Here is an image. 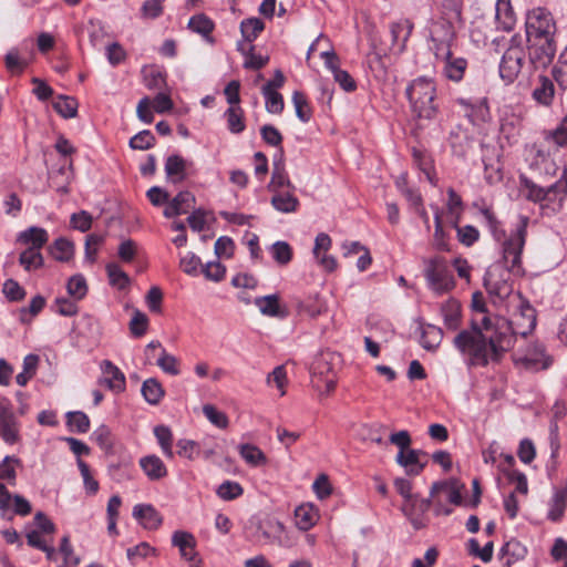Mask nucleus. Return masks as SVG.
<instances>
[{"label": "nucleus", "instance_id": "nucleus-1", "mask_svg": "<svg viewBox=\"0 0 567 567\" xmlns=\"http://www.w3.org/2000/svg\"><path fill=\"white\" fill-rule=\"evenodd\" d=\"M526 217L520 219L516 230L503 243L504 265L491 266L484 276V287L489 296L504 300L512 295L513 288L508 281L509 272H522V251L527 233Z\"/></svg>", "mask_w": 567, "mask_h": 567}, {"label": "nucleus", "instance_id": "nucleus-2", "mask_svg": "<svg viewBox=\"0 0 567 567\" xmlns=\"http://www.w3.org/2000/svg\"><path fill=\"white\" fill-rule=\"evenodd\" d=\"M520 317L525 323L505 318H492V329L488 332L492 361H499L503 354L514 347L515 338H526L536 327L535 309L526 301L520 300Z\"/></svg>", "mask_w": 567, "mask_h": 567}, {"label": "nucleus", "instance_id": "nucleus-3", "mask_svg": "<svg viewBox=\"0 0 567 567\" xmlns=\"http://www.w3.org/2000/svg\"><path fill=\"white\" fill-rule=\"evenodd\" d=\"M481 319H472V329L463 330L454 338V346L467 357L470 367H486L492 361L488 332L492 329V317L485 316L483 308Z\"/></svg>", "mask_w": 567, "mask_h": 567}, {"label": "nucleus", "instance_id": "nucleus-4", "mask_svg": "<svg viewBox=\"0 0 567 567\" xmlns=\"http://www.w3.org/2000/svg\"><path fill=\"white\" fill-rule=\"evenodd\" d=\"M247 533L252 543L261 546L277 545L290 548L296 544L284 523L270 515L252 517L248 523Z\"/></svg>", "mask_w": 567, "mask_h": 567}, {"label": "nucleus", "instance_id": "nucleus-5", "mask_svg": "<svg viewBox=\"0 0 567 567\" xmlns=\"http://www.w3.org/2000/svg\"><path fill=\"white\" fill-rule=\"evenodd\" d=\"M436 85L430 78L420 76L406 87V96L415 116L433 120L439 112Z\"/></svg>", "mask_w": 567, "mask_h": 567}, {"label": "nucleus", "instance_id": "nucleus-6", "mask_svg": "<svg viewBox=\"0 0 567 567\" xmlns=\"http://www.w3.org/2000/svg\"><path fill=\"white\" fill-rule=\"evenodd\" d=\"M445 7L450 8L447 18H441L431 27L432 50L436 58H447L450 55L451 44L455 37L453 21L461 17V6L458 0H446Z\"/></svg>", "mask_w": 567, "mask_h": 567}, {"label": "nucleus", "instance_id": "nucleus-7", "mask_svg": "<svg viewBox=\"0 0 567 567\" xmlns=\"http://www.w3.org/2000/svg\"><path fill=\"white\" fill-rule=\"evenodd\" d=\"M527 198L540 204L545 215L558 213L567 194V178L561 177L549 187H540L534 183H527Z\"/></svg>", "mask_w": 567, "mask_h": 567}, {"label": "nucleus", "instance_id": "nucleus-8", "mask_svg": "<svg viewBox=\"0 0 567 567\" xmlns=\"http://www.w3.org/2000/svg\"><path fill=\"white\" fill-rule=\"evenodd\" d=\"M424 277L430 290L443 295L455 287V279L444 257L434 256L423 260Z\"/></svg>", "mask_w": 567, "mask_h": 567}, {"label": "nucleus", "instance_id": "nucleus-9", "mask_svg": "<svg viewBox=\"0 0 567 567\" xmlns=\"http://www.w3.org/2000/svg\"><path fill=\"white\" fill-rule=\"evenodd\" d=\"M526 39H555L556 22L550 11L537 7L526 14Z\"/></svg>", "mask_w": 567, "mask_h": 567}, {"label": "nucleus", "instance_id": "nucleus-10", "mask_svg": "<svg viewBox=\"0 0 567 567\" xmlns=\"http://www.w3.org/2000/svg\"><path fill=\"white\" fill-rule=\"evenodd\" d=\"M525 59L523 38L515 34L499 63V75L506 83H512L520 73Z\"/></svg>", "mask_w": 567, "mask_h": 567}, {"label": "nucleus", "instance_id": "nucleus-11", "mask_svg": "<svg viewBox=\"0 0 567 567\" xmlns=\"http://www.w3.org/2000/svg\"><path fill=\"white\" fill-rule=\"evenodd\" d=\"M431 499L433 501L434 512L436 515H450L452 508L445 506V503L460 505L462 503V495L460 489L447 482H436L432 485L430 492Z\"/></svg>", "mask_w": 567, "mask_h": 567}, {"label": "nucleus", "instance_id": "nucleus-12", "mask_svg": "<svg viewBox=\"0 0 567 567\" xmlns=\"http://www.w3.org/2000/svg\"><path fill=\"white\" fill-rule=\"evenodd\" d=\"M522 126V110L513 106L503 107L499 118L501 138L506 140L508 145L516 144L520 136Z\"/></svg>", "mask_w": 567, "mask_h": 567}, {"label": "nucleus", "instance_id": "nucleus-13", "mask_svg": "<svg viewBox=\"0 0 567 567\" xmlns=\"http://www.w3.org/2000/svg\"><path fill=\"white\" fill-rule=\"evenodd\" d=\"M529 62L535 69L549 65L556 53L555 39H526Z\"/></svg>", "mask_w": 567, "mask_h": 567}, {"label": "nucleus", "instance_id": "nucleus-14", "mask_svg": "<svg viewBox=\"0 0 567 567\" xmlns=\"http://www.w3.org/2000/svg\"><path fill=\"white\" fill-rule=\"evenodd\" d=\"M514 361L516 364L523 365L529 370L547 369L550 365V358L546 354L543 344L535 342L526 348L522 352L514 354Z\"/></svg>", "mask_w": 567, "mask_h": 567}, {"label": "nucleus", "instance_id": "nucleus-15", "mask_svg": "<svg viewBox=\"0 0 567 567\" xmlns=\"http://www.w3.org/2000/svg\"><path fill=\"white\" fill-rule=\"evenodd\" d=\"M172 544L178 548L182 558L189 563V567H202V559L196 551V539L193 534L176 530L172 535Z\"/></svg>", "mask_w": 567, "mask_h": 567}, {"label": "nucleus", "instance_id": "nucleus-16", "mask_svg": "<svg viewBox=\"0 0 567 567\" xmlns=\"http://www.w3.org/2000/svg\"><path fill=\"white\" fill-rule=\"evenodd\" d=\"M432 503L431 497L421 498L415 494L408 501H403L401 509L413 527L420 529L425 526L424 514L429 511Z\"/></svg>", "mask_w": 567, "mask_h": 567}, {"label": "nucleus", "instance_id": "nucleus-17", "mask_svg": "<svg viewBox=\"0 0 567 567\" xmlns=\"http://www.w3.org/2000/svg\"><path fill=\"white\" fill-rule=\"evenodd\" d=\"M340 357L333 352H322L313 361L312 375L316 379L337 375Z\"/></svg>", "mask_w": 567, "mask_h": 567}, {"label": "nucleus", "instance_id": "nucleus-18", "mask_svg": "<svg viewBox=\"0 0 567 567\" xmlns=\"http://www.w3.org/2000/svg\"><path fill=\"white\" fill-rule=\"evenodd\" d=\"M413 30L411 20L402 18L390 24V33L392 38V49L401 53L405 49L406 41L409 40Z\"/></svg>", "mask_w": 567, "mask_h": 567}, {"label": "nucleus", "instance_id": "nucleus-19", "mask_svg": "<svg viewBox=\"0 0 567 567\" xmlns=\"http://www.w3.org/2000/svg\"><path fill=\"white\" fill-rule=\"evenodd\" d=\"M101 370L103 373V378L101 379L102 384H105L114 392H122L125 390V375L116 365L109 360H104L101 363Z\"/></svg>", "mask_w": 567, "mask_h": 567}, {"label": "nucleus", "instance_id": "nucleus-20", "mask_svg": "<svg viewBox=\"0 0 567 567\" xmlns=\"http://www.w3.org/2000/svg\"><path fill=\"white\" fill-rule=\"evenodd\" d=\"M421 456H425L422 451L408 449L405 451H400L395 461L405 468L406 474L417 475L423 471L425 465V463L421 461Z\"/></svg>", "mask_w": 567, "mask_h": 567}, {"label": "nucleus", "instance_id": "nucleus-21", "mask_svg": "<svg viewBox=\"0 0 567 567\" xmlns=\"http://www.w3.org/2000/svg\"><path fill=\"white\" fill-rule=\"evenodd\" d=\"M133 517L146 529H157L163 522L161 514L148 504H137L133 508Z\"/></svg>", "mask_w": 567, "mask_h": 567}, {"label": "nucleus", "instance_id": "nucleus-22", "mask_svg": "<svg viewBox=\"0 0 567 567\" xmlns=\"http://www.w3.org/2000/svg\"><path fill=\"white\" fill-rule=\"evenodd\" d=\"M319 519L317 508L312 504H302L295 509V523L298 529L309 530Z\"/></svg>", "mask_w": 567, "mask_h": 567}, {"label": "nucleus", "instance_id": "nucleus-23", "mask_svg": "<svg viewBox=\"0 0 567 567\" xmlns=\"http://www.w3.org/2000/svg\"><path fill=\"white\" fill-rule=\"evenodd\" d=\"M140 466L151 481H159L167 476V467L156 455H147L140 460Z\"/></svg>", "mask_w": 567, "mask_h": 567}, {"label": "nucleus", "instance_id": "nucleus-24", "mask_svg": "<svg viewBox=\"0 0 567 567\" xmlns=\"http://www.w3.org/2000/svg\"><path fill=\"white\" fill-rule=\"evenodd\" d=\"M437 60H442L444 63L443 73L445 76L452 81L458 82L463 79L467 62L463 58H454L452 55V51L450 50V55L447 58H436Z\"/></svg>", "mask_w": 567, "mask_h": 567}, {"label": "nucleus", "instance_id": "nucleus-25", "mask_svg": "<svg viewBox=\"0 0 567 567\" xmlns=\"http://www.w3.org/2000/svg\"><path fill=\"white\" fill-rule=\"evenodd\" d=\"M271 197L272 207L284 214L296 213L300 206L299 199L291 192H274Z\"/></svg>", "mask_w": 567, "mask_h": 567}, {"label": "nucleus", "instance_id": "nucleus-26", "mask_svg": "<svg viewBox=\"0 0 567 567\" xmlns=\"http://www.w3.org/2000/svg\"><path fill=\"white\" fill-rule=\"evenodd\" d=\"M187 162L179 155H171L165 163V173L173 183L183 182L187 176Z\"/></svg>", "mask_w": 567, "mask_h": 567}, {"label": "nucleus", "instance_id": "nucleus-27", "mask_svg": "<svg viewBox=\"0 0 567 567\" xmlns=\"http://www.w3.org/2000/svg\"><path fill=\"white\" fill-rule=\"evenodd\" d=\"M555 95V85L551 79L545 75H540L537 80V84L533 90L534 100L545 106L551 104Z\"/></svg>", "mask_w": 567, "mask_h": 567}, {"label": "nucleus", "instance_id": "nucleus-28", "mask_svg": "<svg viewBox=\"0 0 567 567\" xmlns=\"http://www.w3.org/2000/svg\"><path fill=\"white\" fill-rule=\"evenodd\" d=\"M444 324L450 330H456L461 323V305L455 299H449L441 306Z\"/></svg>", "mask_w": 567, "mask_h": 567}, {"label": "nucleus", "instance_id": "nucleus-29", "mask_svg": "<svg viewBox=\"0 0 567 567\" xmlns=\"http://www.w3.org/2000/svg\"><path fill=\"white\" fill-rule=\"evenodd\" d=\"M214 28V22L204 13L195 14L188 21V29L200 34L210 44L214 43V38L210 35Z\"/></svg>", "mask_w": 567, "mask_h": 567}, {"label": "nucleus", "instance_id": "nucleus-30", "mask_svg": "<svg viewBox=\"0 0 567 567\" xmlns=\"http://www.w3.org/2000/svg\"><path fill=\"white\" fill-rule=\"evenodd\" d=\"M49 239V235L44 228L29 227L19 234L18 240L24 245H30V248L41 249Z\"/></svg>", "mask_w": 567, "mask_h": 567}, {"label": "nucleus", "instance_id": "nucleus-31", "mask_svg": "<svg viewBox=\"0 0 567 567\" xmlns=\"http://www.w3.org/2000/svg\"><path fill=\"white\" fill-rule=\"evenodd\" d=\"M495 18L499 27L508 31L515 24V13L511 0H496Z\"/></svg>", "mask_w": 567, "mask_h": 567}, {"label": "nucleus", "instance_id": "nucleus-32", "mask_svg": "<svg viewBox=\"0 0 567 567\" xmlns=\"http://www.w3.org/2000/svg\"><path fill=\"white\" fill-rule=\"evenodd\" d=\"M255 305L265 316L284 318L287 315L286 311L280 307L279 297L277 295L256 298Z\"/></svg>", "mask_w": 567, "mask_h": 567}, {"label": "nucleus", "instance_id": "nucleus-33", "mask_svg": "<svg viewBox=\"0 0 567 567\" xmlns=\"http://www.w3.org/2000/svg\"><path fill=\"white\" fill-rule=\"evenodd\" d=\"M224 116L227 121V128L233 134H240L245 131V115L240 105L229 106Z\"/></svg>", "mask_w": 567, "mask_h": 567}, {"label": "nucleus", "instance_id": "nucleus-34", "mask_svg": "<svg viewBox=\"0 0 567 567\" xmlns=\"http://www.w3.org/2000/svg\"><path fill=\"white\" fill-rule=\"evenodd\" d=\"M443 339V331L434 324L422 328L421 346L427 351H435Z\"/></svg>", "mask_w": 567, "mask_h": 567}, {"label": "nucleus", "instance_id": "nucleus-35", "mask_svg": "<svg viewBox=\"0 0 567 567\" xmlns=\"http://www.w3.org/2000/svg\"><path fill=\"white\" fill-rule=\"evenodd\" d=\"M141 391L145 401L152 405H157L165 394L162 384L154 378L145 380Z\"/></svg>", "mask_w": 567, "mask_h": 567}, {"label": "nucleus", "instance_id": "nucleus-36", "mask_svg": "<svg viewBox=\"0 0 567 567\" xmlns=\"http://www.w3.org/2000/svg\"><path fill=\"white\" fill-rule=\"evenodd\" d=\"M434 210L435 230L433 235V247L440 251H449L450 246L447 243L446 234L443 229L442 213L437 206L431 205Z\"/></svg>", "mask_w": 567, "mask_h": 567}, {"label": "nucleus", "instance_id": "nucleus-37", "mask_svg": "<svg viewBox=\"0 0 567 567\" xmlns=\"http://www.w3.org/2000/svg\"><path fill=\"white\" fill-rule=\"evenodd\" d=\"M284 186L290 187L292 189L295 188L291 185V182L285 172V165L282 162V153H281L279 159H275V162H274V169H272L271 181L269 184V189L272 192H276V190H278V188H281Z\"/></svg>", "mask_w": 567, "mask_h": 567}, {"label": "nucleus", "instance_id": "nucleus-38", "mask_svg": "<svg viewBox=\"0 0 567 567\" xmlns=\"http://www.w3.org/2000/svg\"><path fill=\"white\" fill-rule=\"evenodd\" d=\"M238 451L240 456L245 460L247 464L250 466H259L265 465L267 463V457L265 453L252 444H240L238 446Z\"/></svg>", "mask_w": 567, "mask_h": 567}, {"label": "nucleus", "instance_id": "nucleus-39", "mask_svg": "<svg viewBox=\"0 0 567 567\" xmlns=\"http://www.w3.org/2000/svg\"><path fill=\"white\" fill-rule=\"evenodd\" d=\"M106 274L110 285L120 290L127 288L131 284L128 275L115 262L106 265Z\"/></svg>", "mask_w": 567, "mask_h": 567}, {"label": "nucleus", "instance_id": "nucleus-40", "mask_svg": "<svg viewBox=\"0 0 567 567\" xmlns=\"http://www.w3.org/2000/svg\"><path fill=\"white\" fill-rule=\"evenodd\" d=\"M154 435L161 446L163 454L167 458H173L174 457V452L172 449L173 434H172L171 429L166 425H157L154 429Z\"/></svg>", "mask_w": 567, "mask_h": 567}, {"label": "nucleus", "instance_id": "nucleus-41", "mask_svg": "<svg viewBox=\"0 0 567 567\" xmlns=\"http://www.w3.org/2000/svg\"><path fill=\"white\" fill-rule=\"evenodd\" d=\"M53 109L64 118H73L78 114V102L74 97L60 95L53 102Z\"/></svg>", "mask_w": 567, "mask_h": 567}, {"label": "nucleus", "instance_id": "nucleus-42", "mask_svg": "<svg viewBox=\"0 0 567 567\" xmlns=\"http://www.w3.org/2000/svg\"><path fill=\"white\" fill-rule=\"evenodd\" d=\"M0 436L7 444H14L19 441V425L16 415L0 421Z\"/></svg>", "mask_w": 567, "mask_h": 567}, {"label": "nucleus", "instance_id": "nucleus-43", "mask_svg": "<svg viewBox=\"0 0 567 567\" xmlns=\"http://www.w3.org/2000/svg\"><path fill=\"white\" fill-rule=\"evenodd\" d=\"M261 92L266 100L265 106L267 112L272 114H280L285 106L282 95L276 90H271L269 86H262Z\"/></svg>", "mask_w": 567, "mask_h": 567}, {"label": "nucleus", "instance_id": "nucleus-44", "mask_svg": "<svg viewBox=\"0 0 567 567\" xmlns=\"http://www.w3.org/2000/svg\"><path fill=\"white\" fill-rule=\"evenodd\" d=\"M52 257L59 261H68L72 258L74 248L73 244L65 239H56L50 248Z\"/></svg>", "mask_w": 567, "mask_h": 567}, {"label": "nucleus", "instance_id": "nucleus-45", "mask_svg": "<svg viewBox=\"0 0 567 567\" xmlns=\"http://www.w3.org/2000/svg\"><path fill=\"white\" fill-rule=\"evenodd\" d=\"M458 221H460L458 217H455L453 220H451L453 227H455V229L457 231V238H458L460 243L470 247L475 241L478 240L480 233L474 226H471V225L460 227Z\"/></svg>", "mask_w": 567, "mask_h": 567}, {"label": "nucleus", "instance_id": "nucleus-46", "mask_svg": "<svg viewBox=\"0 0 567 567\" xmlns=\"http://www.w3.org/2000/svg\"><path fill=\"white\" fill-rule=\"evenodd\" d=\"M19 262L29 271L42 267L43 257L40 249L29 247L20 254Z\"/></svg>", "mask_w": 567, "mask_h": 567}, {"label": "nucleus", "instance_id": "nucleus-47", "mask_svg": "<svg viewBox=\"0 0 567 567\" xmlns=\"http://www.w3.org/2000/svg\"><path fill=\"white\" fill-rule=\"evenodd\" d=\"M66 424L72 432L85 433L90 429L89 416L81 411L68 412Z\"/></svg>", "mask_w": 567, "mask_h": 567}, {"label": "nucleus", "instance_id": "nucleus-48", "mask_svg": "<svg viewBox=\"0 0 567 567\" xmlns=\"http://www.w3.org/2000/svg\"><path fill=\"white\" fill-rule=\"evenodd\" d=\"M553 78L561 90L567 89V47L559 54L551 71Z\"/></svg>", "mask_w": 567, "mask_h": 567}, {"label": "nucleus", "instance_id": "nucleus-49", "mask_svg": "<svg viewBox=\"0 0 567 567\" xmlns=\"http://www.w3.org/2000/svg\"><path fill=\"white\" fill-rule=\"evenodd\" d=\"M292 103L297 117L303 123L309 122L312 113L306 95L302 92L295 91L292 94Z\"/></svg>", "mask_w": 567, "mask_h": 567}, {"label": "nucleus", "instance_id": "nucleus-50", "mask_svg": "<svg viewBox=\"0 0 567 567\" xmlns=\"http://www.w3.org/2000/svg\"><path fill=\"white\" fill-rule=\"evenodd\" d=\"M39 363V357L28 354L23 360V370L16 377V381L20 386H24L28 381L35 374Z\"/></svg>", "mask_w": 567, "mask_h": 567}, {"label": "nucleus", "instance_id": "nucleus-51", "mask_svg": "<svg viewBox=\"0 0 567 567\" xmlns=\"http://www.w3.org/2000/svg\"><path fill=\"white\" fill-rule=\"evenodd\" d=\"M264 28V22L258 18L246 19L240 23L241 34L249 42L254 41Z\"/></svg>", "mask_w": 567, "mask_h": 567}, {"label": "nucleus", "instance_id": "nucleus-52", "mask_svg": "<svg viewBox=\"0 0 567 567\" xmlns=\"http://www.w3.org/2000/svg\"><path fill=\"white\" fill-rule=\"evenodd\" d=\"M244 493V489L241 487V485L237 482H233V481H225L224 483H221L217 491H216V494L219 498H221L223 501H233V499H236L238 498L239 496H241Z\"/></svg>", "mask_w": 567, "mask_h": 567}, {"label": "nucleus", "instance_id": "nucleus-53", "mask_svg": "<svg viewBox=\"0 0 567 567\" xmlns=\"http://www.w3.org/2000/svg\"><path fill=\"white\" fill-rule=\"evenodd\" d=\"M156 363L167 374L178 375L181 373L178 359L167 353L165 349H162Z\"/></svg>", "mask_w": 567, "mask_h": 567}, {"label": "nucleus", "instance_id": "nucleus-54", "mask_svg": "<svg viewBox=\"0 0 567 567\" xmlns=\"http://www.w3.org/2000/svg\"><path fill=\"white\" fill-rule=\"evenodd\" d=\"M566 508V494L565 492L557 491L550 502V508L548 512V519L553 522H558Z\"/></svg>", "mask_w": 567, "mask_h": 567}, {"label": "nucleus", "instance_id": "nucleus-55", "mask_svg": "<svg viewBox=\"0 0 567 567\" xmlns=\"http://www.w3.org/2000/svg\"><path fill=\"white\" fill-rule=\"evenodd\" d=\"M200 266V258L192 251H187L181 257L179 267L185 274L189 276H197Z\"/></svg>", "mask_w": 567, "mask_h": 567}, {"label": "nucleus", "instance_id": "nucleus-56", "mask_svg": "<svg viewBox=\"0 0 567 567\" xmlns=\"http://www.w3.org/2000/svg\"><path fill=\"white\" fill-rule=\"evenodd\" d=\"M545 140L551 142L557 146L567 145V116L563 118L559 125L551 131L545 133Z\"/></svg>", "mask_w": 567, "mask_h": 567}, {"label": "nucleus", "instance_id": "nucleus-57", "mask_svg": "<svg viewBox=\"0 0 567 567\" xmlns=\"http://www.w3.org/2000/svg\"><path fill=\"white\" fill-rule=\"evenodd\" d=\"M203 413L215 426L219 429H226L228 426L227 415L224 412L218 411L214 405L205 404L203 406Z\"/></svg>", "mask_w": 567, "mask_h": 567}, {"label": "nucleus", "instance_id": "nucleus-58", "mask_svg": "<svg viewBox=\"0 0 567 567\" xmlns=\"http://www.w3.org/2000/svg\"><path fill=\"white\" fill-rule=\"evenodd\" d=\"M66 288L70 296L78 300L82 299L87 292L86 281L81 275L72 276L68 281Z\"/></svg>", "mask_w": 567, "mask_h": 567}, {"label": "nucleus", "instance_id": "nucleus-59", "mask_svg": "<svg viewBox=\"0 0 567 567\" xmlns=\"http://www.w3.org/2000/svg\"><path fill=\"white\" fill-rule=\"evenodd\" d=\"M92 440L105 452L113 447L112 434L107 426L101 425L92 433Z\"/></svg>", "mask_w": 567, "mask_h": 567}, {"label": "nucleus", "instance_id": "nucleus-60", "mask_svg": "<svg viewBox=\"0 0 567 567\" xmlns=\"http://www.w3.org/2000/svg\"><path fill=\"white\" fill-rule=\"evenodd\" d=\"M7 70L12 74L21 73L27 66V62L21 60L18 49H11L4 56Z\"/></svg>", "mask_w": 567, "mask_h": 567}, {"label": "nucleus", "instance_id": "nucleus-61", "mask_svg": "<svg viewBox=\"0 0 567 567\" xmlns=\"http://www.w3.org/2000/svg\"><path fill=\"white\" fill-rule=\"evenodd\" d=\"M272 257L279 265H287L292 258V250L288 243L276 241L272 247Z\"/></svg>", "mask_w": 567, "mask_h": 567}, {"label": "nucleus", "instance_id": "nucleus-62", "mask_svg": "<svg viewBox=\"0 0 567 567\" xmlns=\"http://www.w3.org/2000/svg\"><path fill=\"white\" fill-rule=\"evenodd\" d=\"M154 142H155L154 135L151 133V131L145 130V131H142V132L135 134L130 140V146L133 150L144 151V150L151 148L154 145Z\"/></svg>", "mask_w": 567, "mask_h": 567}, {"label": "nucleus", "instance_id": "nucleus-63", "mask_svg": "<svg viewBox=\"0 0 567 567\" xmlns=\"http://www.w3.org/2000/svg\"><path fill=\"white\" fill-rule=\"evenodd\" d=\"M152 555H156V549L145 542L126 550V556L132 564H135L137 558H146Z\"/></svg>", "mask_w": 567, "mask_h": 567}, {"label": "nucleus", "instance_id": "nucleus-64", "mask_svg": "<svg viewBox=\"0 0 567 567\" xmlns=\"http://www.w3.org/2000/svg\"><path fill=\"white\" fill-rule=\"evenodd\" d=\"M202 271L208 280L218 282L224 279L226 268L219 261H210L203 266Z\"/></svg>", "mask_w": 567, "mask_h": 567}]
</instances>
